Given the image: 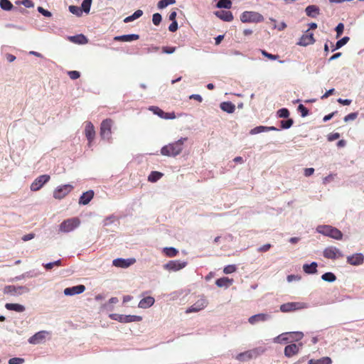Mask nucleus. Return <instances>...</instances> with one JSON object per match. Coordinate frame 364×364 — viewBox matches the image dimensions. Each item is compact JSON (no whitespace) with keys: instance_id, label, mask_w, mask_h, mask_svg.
<instances>
[{"instance_id":"39","label":"nucleus","mask_w":364,"mask_h":364,"mask_svg":"<svg viewBox=\"0 0 364 364\" xmlns=\"http://www.w3.org/2000/svg\"><path fill=\"white\" fill-rule=\"evenodd\" d=\"M0 6L5 11H11L14 6L9 0H1Z\"/></svg>"},{"instance_id":"57","label":"nucleus","mask_w":364,"mask_h":364,"mask_svg":"<svg viewBox=\"0 0 364 364\" xmlns=\"http://www.w3.org/2000/svg\"><path fill=\"white\" fill-rule=\"evenodd\" d=\"M176 47L164 46L162 47V52L167 54H171L176 51Z\"/></svg>"},{"instance_id":"24","label":"nucleus","mask_w":364,"mask_h":364,"mask_svg":"<svg viewBox=\"0 0 364 364\" xmlns=\"http://www.w3.org/2000/svg\"><path fill=\"white\" fill-rule=\"evenodd\" d=\"M232 282H233L232 279H229L228 277H222V278L218 279L215 281V284L218 287H225V288H228L230 285L232 284Z\"/></svg>"},{"instance_id":"19","label":"nucleus","mask_w":364,"mask_h":364,"mask_svg":"<svg viewBox=\"0 0 364 364\" xmlns=\"http://www.w3.org/2000/svg\"><path fill=\"white\" fill-rule=\"evenodd\" d=\"M215 15L218 18H219L220 19H221L224 21L230 22L233 20V15H232V12L230 11H223V10L217 11L215 12Z\"/></svg>"},{"instance_id":"14","label":"nucleus","mask_w":364,"mask_h":364,"mask_svg":"<svg viewBox=\"0 0 364 364\" xmlns=\"http://www.w3.org/2000/svg\"><path fill=\"white\" fill-rule=\"evenodd\" d=\"M136 262L134 258L122 259L117 258L113 260L112 264L117 267L127 268Z\"/></svg>"},{"instance_id":"59","label":"nucleus","mask_w":364,"mask_h":364,"mask_svg":"<svg viewBox=\"0 0 364 364\" xmlns=\"http://www.w3.org/2000/svg\"><path fill=\"white\" fill-rule=\"evenodd\" d=\"M38 11L46 17H50L52 16V14L49 11L44 9L41 6L38 7Z\"/></svg>"},{"instance_id":"32","label":"nucleus","mask_w":364,"mask_h":364,"mask_svg":"<svg viewBox=\"0 0 364 364\" xmlns=\"http://www.w3.org/2000/svg\"><path fill=\"white\" fill-rule=\"evenodd\" d=\"M143 15V11L140 9L136 10L132 15L126 17L124 19V23H129L139 18Z\"/></svg>"},{"instance_id":"20","label":"nucleus","mask_w":364,"mask_h":364,"mask_svg":"<svg viewBox=\"0 0 364 364\" xmlns=\"http://www.w3.org/2000/svg\"><path fill=\"white\" fill-rule=\"evenodd\" d=\"M46 333H48L45 331H39V332L35 333L31 337H30L28 339V342L31 344L40 343L45 339Z\"/></svg>"},{"instance_id":"53","label":"nucleus","mask_w":364,"mask_h":364,"mask_svg":"<svg viewBox=\"0 0 364 364\" xmlns=\"http://www.w3.org/2000/svg\"><path fill=\"white\" fill-rule=\"evenodd\" d=\"M152 21L154 25H156V26L159 25L161 21V14L159 13L154 14L152 16Z\"/></svg>"},{"instance_id":"15","label":"nucleus","mask_w":364,"mask_h":364,"mask_svg":"<svg viewBox=\"0 0 364 364\" xmlns=\"http://www.w3.org/2000/svg\"><path fill=\"white\" fill-rule=\"evenodd\" d=\"M302 346L301 343L299 344H295L291 343L290 345H288L284 348V355L287 358H291L295 355H296L299 351V348Z\"/></svg>"},{"instance_id":"23","label":"nucleus","mask_w":364,"mask_h":364,"mask_svg":"<svg viewBox=\"0 0 364 364\" xmlns=\"http://www.w3.org/2000/svg\"><path fill=\"white\" fill-rule=\"evenodd\" d=\"M154 302L155 299L154 297L146 296L139 301L138 306L141 309H147L153 306Z\"/></svg>"},{"instance_id":"61","label":"nucleus","mask_w":364,"mask_h":364,"mask_svg":"<svg viewBox=\"0 0 364 364\" xmlns=\"http://www.w3.org/2000/svg\"><path fill=\"white\" fill-rule=\"evenodd\" d=\"M176 118V114L174 112H164V114L163 116V118L162 119H173Z\"/></svg>"},{"instance_id":"10","label":"nucleus","mask_w":364,"mask_h":364,"mask_svg":"<svg viewBox=\"0 0 364 364\" xmlns=\"http://www.w3.org/2000/svg\"><path fill=\"white\" fill-rule=\"evenodd\" d=\"M50 179L48 174L41 175L37 177L31 185V190L32 191H39L46 183Z\"/></svg>"},{"instance_id":"2","label":"nucleus","mask_w":364,"mask_h":364,"mask_svg":"<svg viewBox=\"0 0 364 364\" xmlns=\"http://www.w3.org/2000/svg\"><path fill=\"white\" fill-rule=\"evenodd\" d=\"M316 230L318 232L325 236L330 237L337 240H341L343 239V233L341 231L331 225H319L317 227Z\"/></svg>"},{"instance_id":"58","label":"nucleus","mask_w":364,"mask_h":364,"mask_svg":"<svg viewBox=\"0 0 364 364\" xmlns=\"http://www.w3.org/2000/svg\"><path fill=\"white\" fill-rule=\"evenodd\" d=\"M68 75L72 80H76L80 77V74L78 71L72 70L68 72Z\"/></svg>"},{"instance_id":"35","label":"nucleus","mask_w":364,"mask_h":364,"mask_svg":"<svg viewBox=\"0 0 364 364\" xmlns=\"http://www.w3.org/2000/svg\"><path fill=\"white\" fill-rule=\"evenodd\" d=\"M163 252L168 257H173L178 255V251L174 247H164Z\"/></svg>"},{"instance_id":"21","label":"nucleus","mask_w":364,"mask_h":364,"mask_svg":"<svg viewBox=\"0 0 364 364\" xmlns=\"http://www.w3.org/2000/svg\"><path fill=\"white\" fill-rule=\"evenodd\" d=\"M139 38V36L138 34H128V35H122L117 36L114 38V41H122V42H130L133 41H136Z\"/></svg>"},{"instance_id":"46","label":"nucleus","mask_w":364,"mask_h":364,"mask_svg":"<svg viewBox=\"0 0 364 364\" xmlns=\"http://www.w3.org/2000/svg\"><path fill=\"white\" fill-rule=\"evenodd\" d=\"M149 110H151L154 114L158 115L161 118H163L164 112L161 109H160L159 107L151 106L149 107Z\"/></svg>"},{"instance_id":"13","label":"nucleus","mask_w":364,"mask_h":364,"mask_svg":"<svg viewBox=\"0 0 364 364\" xmlns=\"http://www.w3.org/2000/svg\"><path fill=\"white\" fill-rule=\"evenodd\" d=\"M314 42L315 39L314 37V34L309 32V29H308L299 38L297 45L301 46H307L309 45L313 44Z\"/></svg>"},{"instance_id":"9","label":"nucleus","mask_w":364,"mask_h":364,"mask_svg":"<svg viewBox=\"0 0 364 364\" xmlns=\"http://www.w3.org/2000/svg\"><path fill=\"white\" fill-rule=\"evenodd\" d=\"M306 304L301 302H288L280 306V311L284 313H288L304 309Z\"/></svg>"},{"instance_id":"34","label":"nucleus","mask_w":364,"mask_h":364,"mask_svg":"<svg viewBox=\"0 0 364 364\" xmlns=\"http://www.w3.org/2000/svg\"><path fill=\"white\" fill-rule=\"evenodd\" d=\"M70 40L74 43H80V44H84V43H87V38L82 34L72 36V37H70Z\"/></svg>"},{"instance_id":"36","label":"nucleus","mask_w":364,"mask_h":364,"mask_svg":"<svg viewBox=\"0 0 364 364\" xmlns=\"http://www.w3.org/2000/svg\"><path fill=\"white\" fill-rule=\"evenodd\" d=\"M163 176V173L159 171H151L148 177L149 181L156 182Z\"/></svg>"},{"instance_id":"44","label":"nucleus","mask_w":364,"mask_h":364,"mask_svg":"<svg viewBox=\"0 0 364 364\" xmlns=\"http://www.w3.org/2000/svg\"><path fill=\"white\" fill-rule=\"evenodd\" d=\"M349 40H350L349 37L345 36L343 38L338 41L336 44V48L333 49V51L336 49H338V48H341L342 46H343L344 45H346L348 42Z\"/></svg>"},{"instance_id":"1","label":"nucleus","mask_w":364,"mask_h":364,"mask_svg":"<svg viewBox=\"0 0 364 364\" xmlns=\"http://www.w3.org/2000/svg\"><path fill=\"white\" fill-rule=\"evenodd\" d=\"M187 138H181L178 141L168 144L163 146L161 149V154L166 156H176L180 154L183 150V146Z\"/></svg>"},{"instance_id":"41","label":"nucleus","mask_w":364,"mask_h":364,"mask_svg":"<svg viewBox=\"0 0 364 364\" xmlns=\"http://www.w3.org/2000/svg\"><path fill=\"white\" fill-rule=\"evenodd\" d=\"M321 279L328 282H333L336 280V277L332 272H326L321 276Z\"/></svg>"},{"instance_id":"51","label":"nucleus","mask_w":364,"mask_h":364,"mask_svg":"<svg viewBox=\"0 0 364 364\" xmlns=\"http://www.w3.org/2000/svg\"><path fill=\"white\" fill-rule=\"evenodd\" d=\"M109 317L113 320L117 321L121 323H124V315L112 314L109 315Z\"/></svg>"},{"instance_id":"55","label":"nucleus","mask_w":364,"mask_h":364,"mask_svg":"<svg viewBox=\"0 0 364 364\" xmlns=\"http://www.w3.org/2000/svg\"><path fill=\"white\" fill-rule=\"evenodd\" d=\"M298 110L301 112V116L304 117L309 114L308 109L303 105H299L298 106Z\"/></svg>"},{"instance_id":"49","label":"nucleus","mask_w":364,"mask_h":364,"mask_svg":"<svg viewBox=\"0 0 364 364\" xmlns=\"http://www.w3.org/2000/svg\"><path fill=\"white\" fill-rule=\"evenodd\" d=\"M294 123L293 119H288L287 120H283L281 122V128L282 129H289L290 128Z\"/></svg>"},{"instance_id":"38","label":"nucleus","mask_w":364,"mask_h":364,"mask_svg":"<svg viewBox=\"0 0 364 364\" xmlns=\"http://www.w3.org/2000/svg\"><path fill=\"white\" fill-rule=\"evenodd\" d=\"M255 353V350H248L244 353H241L237 355V359L239 360H245L247 359H250L252 357V353Z\"/></svg>"},{"instance_id":"25","label":"nucleus","mask_w":364,"mask_h":364,"mask_svg":"<svg viewBox=\"0 0 364 364\" xmlns=\"http://www.w3.org/2000/svg\"><path fill=\"white\" fill-rule=\"evenodd\" d=\"M269 316L265 314H259L252 316L249 318L248 321L251 324H255L258 321H264L268 318Z\"/></svg>"},{"instance_id":"40","label":"nucleus","mask_w":364,"mask_h":364,"mask_svg":"<svg viewBox=\"0 0 364 364\" xmlns=\"http://www.w3.org/2000/svg\"><path fill=\"white\" fill-rule=\"evenodd\" d=\"M218 8L230 9L232 6V1L230 0H220L217 3Z\"/></svg>"},{"instance_id":"50","label":"nucleus","mask_w":364,"mask_h":364,"mask_svg":"<svg viewBox=\"0 0 364 364\" xmlns=\"http://www.w3.org/2000/svg\"><path fill=\"white\" fill-rule=\"evenodd\" d=\"M237 270V267L234 264H229L225 267L223 272L226 274L235 272Z\"/></svg>"},{"instance_id":"42","label":"nucleus","mask_w":364,"mask_h":364,"mask_svg":"<svg viewBox=\"0 0 364 364\" xmlns=\"http://www.w3.org/2000/svg\"><path fill=\"white\" fill-rule=\"evenodd\" d=\"M92 2V0H84L81 5L82 11H85L86 14H88L90 11Z\"/></svg>"},{"instance_id":"29","label":"nucleus","mask_w":364,"mask_h":364,"mask_svg":"<svg viewBox=\"0 0 364 364\" xmlns=\"http://www.w3.org/2000/svg\"><path fill=\"white\" fill-rule=\"evenodd\" d=\"M5 308L9 311H14L16 312H23L25 311V307L19 304L7 303L5 304Z\"/></svg>"},{"instance_id":"33","label":"nucleus","mask_w":364,"mask_h":364,"mask_svg":"<svg viewBox=\"0 0 364 364\" xmlns=\"http://www.w3.org/2000/svg\"><path fill=\"white\" fill-rule=\"evenodd\" d=\"M287 333L289 334V338H291L290 342L299 341L304 337L303 333L299 331L287 332Z\"/></svg>"},{"instance_id":"62","label":"nucleus","mask_w":364,"mask_h":364,"mask_svg":"<svg viewBox=\"0 0 364 364\" xmlns=\"http://www.w3.org/2000/svg\"><path fill=\"white\" fill-rule=\"evenodd\" d=\"M178 29V23L176 21H172V23L168 26V30L171 32H175Z\"/></svg>"},{"instance_id":"22","label":"nucleus","mask_w":364,"mask_h":364,"mask_svg":"<svg viewBox=\"0 0 364 364\" xmlns=\"http://www.w3.org/2000/svg\"><path fill=\"white\" fill-rule=\"evenodd\" d=\"M94 197L93 191L90 190L82 193L79 200V203L82 205L88 204Z\"/></svg>"},{"instance_id":"16","label":"nucleus","mask_w":364,"mask_h":364,"mask_svg":"<svg viewBox=\"0 0 364 364\" xmlns=\"http://www.w3.org/2000/svg\"><path fill=\"white\" fill-rule=\"evenodd\" d=\"M347 262L353 266H358L364 262V256L361 253H355L347 257Z\"/></svg>"},{"instance_id":"5","label":"nucleus","mask_w":364,"mask_h":364,"mask_svg":"<svg viewBox=\"0 0 364 364\" xmlns=\"http://www.w3.org/2000/svg\"><path fill=\"white\" fill-rule=\"evenodd\" d=\"M80 224L78 218H72L65 220L59 227V230L63 232H69L77 228Z\"/></svg>"},{"instance_id":"3","label":"nucleus","mask_w":364,"mask_h":364,"mask_svg":"<svg viewBox=\"0 0 364 364\" xmlns=\"http://www.w3.org/2000/svg\"><path fill=\"white\" fill-rule=\"evenodd\" d=\"M114 122L111 119H106L100 124V136L104 140L110 141L112 139V127Z\"/></svg>"},{"instance_id":"28","label":"nucleus","mask_w":364,"mask_h":364,"mask_svg":"<svg viewBox=\"0 0 364 364\" xmlns=\"http://www.w3.org/2000/svg\"><path fill=\"white\" fill-rule=\"evenodd\" d=\"M308 16L314 18L319 14V8L315 5L308 6L305 9Z\"/></svg>"},{"instance_id":"26","label":"nucleus","mask_w":364,"mask_h":364,"mask_svg":"<svg viewBox=\"0 0 364 364\" xmlns=\"http://www.w3.org/2000/svg\"><path fill=\"white\" fill-rule=\"evenodd\" d=\"M220 109L228 113H233L235 110V105L231 102H223L220 105Z\"/></svg>"},{"instance_id":"64","label":"nucleus","mask_w":364,"mask_h":364,"mask_svg":"<svg viewBox=\"0 0 364 364\" xmlns=\"http://www.w3.org/2000/svg\"><path fill=\"white\" fill-rule=\"evenodd\" d=\"M21 3L26 8H31L34 6V4L31 0H23Z\"/></svg>"},{"instance_id":"12","label":"nucleus","mask_w":364,"mask_h":364,"mask_svg":"<svg viewBox=\"0 0 364 364\" xmlns=\"http://www.w3.org/2000/svg\"><path fill=\"white\" fill-rule=\"evenodd\" d=\"M85 135L88 141V146L90 147L95 137V130L91 122H87L85 127Z\"/></svg>"},{"instance_id":"60","label":"nucleus","mask_w":364,"mask_h":364,"mask_svg":"<svg viewBox=\"0 0 364 364\" xmlns=\"http://www.w3.org/2000/svg\"><path fill=\"white\" fill-rule=\"evenodd\" d=\"M358 113L356 112L350 113L344 117V121L348 122L349 120H354L355 119H356Z\"/></svg>"},{"instance_id":"17","label":"nucleus","mask_w":364,"mask_h":364,"mask_svg":"<svg viewBox=\"0 0 364 364\" xmlns=\"http://www.w3.org/2000/svg\"><path fill=\"white\" fill-rule=\"evenodd\" d=\"M85 287L83 284H79L72 287H68L64 289V294L66 296H73L84 292Z\"/></svg>"},{"instance_id":"11","label":"nucleus","mask_w":364,"mask_h":364,"mask_svg":"<svg viewBox=\"0 0 364 364\" xmlns=\"http://www.w3.org/2000/svg\"><path fill=\"white\" fill-rule=\"evenodd\" d=\"M208 304V302L206 299L200 298L195 304L188 308L186 310V313L190 314L193 312H198L200 310L204 309L207 306Z\"/></svg>"},{"instance_id":"54","label":"nucleus","mask_w":364,"mask_h":364,"mask_svg":"<svg viewBox=\"0 0 364 364\" xmlns=\"http://www.w3.org/2000/svg\"><path fill=\"white\" fill-rule=\"evenodd\" d=\"M343 30H344V25L342 23H338L336 28L337 38H339L342 35Z\"/></svg>"},{"instance_id":"48","label":"nucleus","mask_w":364,"mask_h":364,"mask_svg":"<svg viewBox=\"0 0 364 364\" xmlns=\"http://www.w3.org/2000/svg\"><path fill=\"white\" fill-rule=\"evenodd\" d=\"M263 132H267V128L264 126H258L251 129L250 132V134H257Z\"/></svg>"},{"instance_id":"56","label":"nucleus","mask_w":364,"mask_h":364,"mask_svg":"<svg viewBox=\"0 0 364 364\" xmlns=\"http://www.w3.org/2000/svg\"><path fill=\"white\" fill-rule=\"evenodd\" d=\"M23 363L24 359L21 358H13L9 360V364H22Z\"/></svg>"},{"instance_id":"6","label":"nucleus","mask_w":364,"mask_h":364,"mask_svg":"<svg viewBox=\"0 0 364 364\" xmlns=\"http://www.w3.org/2000/svg\"><path fill=\"white\" fill-rule=\"evenodd\" d=\"M323 255L326 259H336L343 257V254L337 247L334 246H329L324 249Z\"/></svg>"},{"instance_id":"47","label":"nucleus","mask_w":364,"mask_h":364,"mask_svg":"<svg viewBox=\"0 0 364 364\" xmlns=\"http://www.w3.org/2000/svg\"><path fill=\"white\" fill-rule=\"evenodd\" d=\"M277 116L280 118H287L289 116V111L287 108H282L277 111Z\"/></svg>"},{"instance_id":"18","label":"nucleus","mask_w":364,"mask_h":364,"mask_svg":"<svg viewBox=\"0 0 364 364\" xmlns=\"http://www.w3.org/2000/svg\"><path fill=\"white\" fill-rule=\"evenodd\" d=\"M186 265V262H181L178 260H172L166 263L164 265V268L168 270L178 271L185 267Z\"/></svg>"},{"instance_id":"30","label":"nucleus","mask_w":364,"mask_h":364,"mask_svg":"<svg viewBox=\"0 0 364 364\" xmlns=\"http://www.w3.org/2000/svg\"><path fill=\"white\" fill-rule=\"evenodd\" d=\"M291 338H289V334L287 333H282L274 338V342L277 343H287L290 342Z\"/></svg>"},{"instance_id":"31","label":"nucleus","mask_w":364,"mask_h":364,"mask_svg":"<svg viewBox=\"0 0 364 364\" xmlns=\"http://www.w3.org/2000/svg\"><path fill=\"white\" fill-rule=\"evenodd\" d=\"M332 360L329 357H323L320 359L314 360L311 359L309 364H331Z\"/></svg>"},{"instance_id":"45","label":"nucleus","mask_w":364,"mask_h":364,"mask_svg":"<svg viewBox=\"0 0 364 364\" xmlns=\"http://www.w3.org/2000/svg\"><path fill=\"white\" fill-rule=\"evenodd\" d=\"M69 11L70 12H71L73 14H75L77 16H80L82 14V9L77 6H69Z\"/></svg>"},{"instance_id":"37","label":"nucleus","mask_w":364,"mask_h":364,"mask_svg":"<svg viewBox=\"0 0 364 364\" xmlns=\"http://www.w3.org/2000/svg\"><path fill=\"white\" fill-rule=\"evenodd\" d=\"M142 320V317L136 315H124V323L138 322Z\"/></svg>"},{"instance_id":"43","label":"nucleus","mask_w":364,"mask_h":364,"mask_svg":"<svg viewBox=\"0 0 364 364\" xmlns=\"http://www.w3.org/2000/svg\"><path fill=\"white\" fill-rule=\"evenodd\" d=\"M176 3V0H160L158 3L159 9H164L168 5L173 4Z\"/></svg>"},{"instance_id":"7","label":"nucleus","mask_w":364,"mask_h":364,"mask_svg":"<svg viewBox=\"0 0 364 364\" xmlns=\"http://www.w3.org/2000/svg\"><path fill=\"white\" fill-rule=\"evenodd\" d=\"M73 186L70 184H65L58 186L53 191V197L55 199H63L72 191Z\"/></svg>"},{"instance_id":"52","label":"nucleus","mask_w":364,"mask_h":364,"mask_svg":"<svg viewBox=\"0 0 364 364\" xmlns=\"http://www.w3.org/2000/svg\"><path fill=\"white\" fill-rule=\"evenodd\" d=\"M261 53H262V55H264V57H266L268 59L272 60H277L279 58L278 55H273V54L269 53L264 50H261Z\"/></svg>"},{"instance_id":"4","label":"nucleus","mask_w":364,"mask_h":364,"mask_svg":"<svg viewBox=\"0 0 364 364\" xmlns=\"http://www.w3.org/2000/svg\"><path fill=\"white\" fill-rule=\"evenodd\" d=\"M240 21L243 23H259L264 21V17L256 11H244L240 16Z\"/></svg>"},{"instance_id":"27","label":"nucleus","mask_w":364,"mask_h":364,"mask_svg":"<svg viewBox=\"0 0 364 364\" xmlns=\"http://www.w3.org/2000/svg\"><path fill=\"white\" fill-rule=\"evenodd\" d=\"M318 264L316 262H311L310 264H305L303 265V269L306 274H315L317 272Z\"/></svg>"},{"instance_id":"8","label":"nucleus","mask_w":364,"mask_h":364,"mask_svg":"<svg viewBox=\"0 0 364 364\" xmlns=\"http://www.w3.org/2000/svg\"><path fill=\"white\" fill-rule=\"evenodd\" d=\"M28 288L24 286H14L7 285L4 288V293L12 296L21 295L23 293L28 292Z\"/></svg>"},{"instance_id":"63","label":"nucleus","mask_w":364,"mask_h":364,"mask_svg":"<svg viewBox=\"0 0 364 364\" xmlns=\"http://www.w3.org/2000/svg\"><path fill=\"white\" fill-rule=\"evenodd\" d=\"M271 247H272V245L270 244H265V245L261 246L258 249V252H267L271 248Z\"/></svg>"}]
</instances>
